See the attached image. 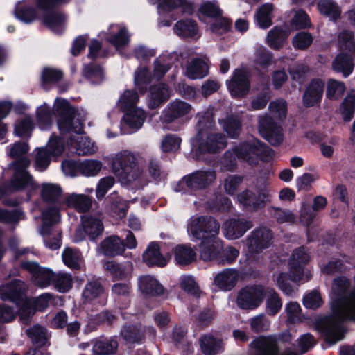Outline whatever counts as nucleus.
Returning <instances> with one entry per match:
<instances>
[{
  "instance_id": "1",
  "label": "nucleus",
  "mask_w": 355,
  "mask_h": 355,
  "mask_svg": "<svg viewBox=\"0 0 355 355\" xmlns=\"http://www.w3.org/2000/svg\"><path fill=\"white\" fill-rule=\"evenodd\" d=\"M349 286V279L344 277L335 279L332 286L333 293L338 298L333 300L331 315L325 318L322 327L326 340L331 345L344 338L342 322L355 319V289L345 295Z\"/></svg>"
},
{
  "instance_id": "2",
  "label": "nucleus",
  "mask_w": 355,
  "mask_h": 355,
  "mask_svg": "<svg viewBox=\"0 0 355 355\" xmlns=\"http://www.w3.org/2000/svg\"><path fill=\"white\" fill-rule=\"evenodd\" d=\"M197 125L198 133L193 144L202 152L216 153L227 146V140L222 133L214 130V120L211 112L199 115Z\"/></svg>"
},
{
  "instance_id": "3",
  "label": "nucleus",
  "mask_w": 355,
  "mask_h": 355,
  "mask_svg": "<svg viewBox=\"0 0 355 355\" xmlns=\"http://www.w3.org/2000/svg\"><path fill=\"white\" fill-rule=\"evenodd\" d=\"M28 151V146L24 142H17L10 148L9 155L15 161L10 164V168L14 171L11 180V186L15 189L35 188V183L33 177L27 172L31 165L30 159L26 156Z\"/></svg>"
},
{
  "instance_id": "4",
  "label": "nucleus",
  "mask_w": 355,
  "mask_h": 355,
  "mask_svg": "<svg viewBox=\"0 0 355 355\" xmlns=\"http://www.w3.org/2000/svg\"><path fill=\"white\" fill-rule=\"evenodd\" d=\"M111 168L119 180L125 184L140 180L144 175L137 156L127 150L117 153L112 158Z\"/></svg>"
},
{
  "instance_id": "5",
  "label": "nucleus",
  "mask_w": 355,
  "mask_h": 355,
  "mask_svg": "<svg viewBox=\"0 0 355 355\" xmlns=\"http://www.w3.org/2000/svg\"><path fill=\"white\" fill-rule=\"evenodd\" d=\"M234 153L239 159L246 162L252 166L258 164L259 159L269 162L274 155L271 149L254 138L236 146Z\"/></svg>"
},
{
  "instance_id": "6",
  "label": "nucleus",
  "mask_w": 355,
  "mask_h": 355,
  "mask_svg": "<svg viewBox=\"0 0 355 355\" xmlns=\"http://www.w3.org/2000/svg\"><path fill=\"white\" fill-rule=\"evenodd\" d=\"M53 113L58 117V126L62 133L83 131V123L75 118V110L64 100H57L53 105Z\"/></svg>"
},
{
  "instance_id": "7",
  "label": "nucleus",
  "mask_w": 355,
  "mask_h": 355,
  "mask_svg": "<svg viewBox=\"0 0 355 355\" xmlns=\"http://www.w3.org/2000/svg\"><path fill=\"white\" fill-rule=\"evenodd\" d=\"M266 287L261 284L247 286L241 288L237 294V306L245 310H252L261 305L264 299Z\"/></svg>"
},
{
  "instance_id": "8",
  "label": "nucleus",
  "mask_w": 355,
  "mask_h": 355,
  "mask_svg": "<svg viewBox=\"0 0 355 355\" xmlns=\"http://www.w3.org/2000/svg\"><path fill=\"white\" fill-rule=\"evenodd\" d=\"M269 197V191L266 188L254 187L240 193L237 199L246 210L254 212L263 207Z\"/></svg>"
},
{
  "instance_id": "9",
  "label": "nucleus",
  "mask_w": 355,
  "mask_h": 355,
  "mask_svg": "<svg viewBox=\"0 0 355 355\" xmlns=\"http://www.w3.org/2000/svg\"><path fill=\"white\" fill-rule=\"evenodd\" d=\"M220 224L211 216H200L191 220L189 230L191 235L198 239H205L217 236Z\"/></svg>"
},
{
  "instance_id": "10",
  "label": "nucleus",
  "mask_w": 355,
  "mask_h": 355,
  "mask_svg": "<svg viewBox=\"0 0 355 355\" xmlns=\"http://www.w3.org/2000/svg\"><path fill=\"white\" fill-rule=\"evenodd\" d=\"M272 239L271 230L266 227L254 230L246 239L248 253L254 255L261 252L272 245Z\"/></svg>"
},
{
  "instance_id": "11",
  "label": "nucleus",
  "mask_w": 355,
  "mask_h": 355,
  "mask_svg": "<svg viewBox=\"0 0 355 355\" xmlns=\"http://www.w3.org/2000/svg\"><path fill=\"white\" fill-rule=\"evenodd\" d=\"M258 130L260 135L272 145H277L283 140L282 129L267 114L259 116Z\"/></svg>"
},
{
  "instance_id": "12",
  "label": "nucleus",
  "mask_w": 355,
  "mask_h": 355,
  "mask_svg": "<svg viewBox=\"0 0 355 355\" xmlns=\"http://www.w3.org/2000/svg\"><path fill=\"white\" fill-rule=\"evenodd\" d=\"M252 226V222L250 220L244 218H232L223 223L222 230L225 238L234 240L243 236Z\"/></svg>"
},
{
  "instance_id": "13",
  "label": "nucleus",
  "mask_w": 355,
  "mask_h": 355,
  "mask_svg": "<svg viewBox=\"0 0 355 355\" xmlns=\"http://www.w3.org/2000/svg\"><path fill=\"white\" fill-rule=\"evenodd\" d=\"M227 85L232 95L236 97L245 96L250 89L248 71L243 69H236Z\"/></svg>"
},
{
  "instance_id": "14",
  "label": "nucleus",
  "mask_w": 355,
  "mask_h": 355,
  "mask_svg": "<svg viewBox=\"0 0 355 355\" xmlns=\"http://www.w3.org/2000/svg\"><path fill=\"white\" fill-rule=\"evenodd\" d=\"M26 285L21 280L15 279L0 287V297L2 300H9L19 304L24 298Z\"/></svg>"
},
{
  "instance_id": "15",
  "label": "nucleus",
  "mask_w": 355,
  "mask_h": 355,
  "mask_svg": "<svg viewBox=\"0 0 355 355\" xmlns=\"http://www.w3.org/2000/svg\"><path fill=\"white\" fill-rule=\"evenodd\" d=\"M214 171H198L184 177L180 182L190 189H203L210 185L216 179Z\"/></svg>"
},
{
  "instance_id": "16",
  "label": "nucleus",
  "mask_w": 355,
  "mask_h": 355,
  "mask_svg": "<svg viewBox=\"0 0 355 355\" xmlns=\"http://www.w3.org/2000/svg\"><path fill=\"white\" fill-rule=\"evenodd\" d=\"M97 251L105 256L113 257L124 252L125 243L118 236H110L100 243Z\"/></svg>"
},
{
  "instance_id": "17",
  "label": "nucleus",
  "mask_w": 355,
  "mask_h": 355,
  "mask_svg": "<svg viewBox=\"0 0 355 355\" xmlns=\"http://www.w3.org/2000/svg\"><path fill=\"white\" fill-rule=\"evenodd\" d=\"M61 205L66 208L74 209L78 212L85 213L91 209L92 200L87 195L72 193L65 195Z\"/></svg>"
},
{
  "instance_id": "18",
  "label": "nucleus",
  "mask_w": 355,
  "mask_h": 355,
  "mask_svg": "<svg viewBox=\"0 0 355 355\" xmlns=\"http://www.w3.org/2000/svg\"><path fill=\"white\" fill-rule=\"evenodd\" d=\"M192 110V107L188 103L175 100L171 101L165 110L163 119L166 123H172L175 120L184 117L189 114Z\"/></svg>"
},
{
  "instance_id": "19",
  "label": "nucleus",
  "mask_w": 355,
  "mask_h": 355,
  "mask_svg": "<svg viewBox=\"0 0 355 355\" xmlns=\"http://www.w3.org/2000/svg\"><path fill=\"white\" fill-rule=\"evenodd\" d=\"M250 345L259 352L258 355H297L295 352L291 350H286L279 354L276 341L272 338L259 337Z\"/></svg>"
},
{
  "instance_id": "20",
  "label": "nucleus",
  "mask_w": 355,
  "mask_h": 355,
  "mask_svg": "<svg viewBox=\"0 0 355 355\" xmlns=\"http://www.w3.org/2000/svg\"><path fill=\"white\" fill-rule=\"evenodd\" d=\"M223 241L217 236L202 240L200 245V257L210 261L217 257L223 249Z\"/></svg>"
},
{
  "instance_id": "21",
  "label": "nucleus",
  "mask_w": 355,
  "mask_h": 355,
  "mask_svg": "<svg viewBox=\"0 0 355 355\" xmlns=\"http://www.w3.org/2000/svg\"><path fill=\"white\" fill-rule=\"evenodd\" d=\"M324 83L320 80H313L304 91L303 103L306 107H311L319 103L322 98Z\"/></svg>"
},
{
  "instance_id": "22",
  "label": "nucleus",
  "mask_w": 355,
  "mask_h": 355,
  "mask_svg": "<svg viewBox=\"0 0 355 355\" xmlns=\"http://www.w3.org/2000/svg\"><path fill=\"white\" fill-rule=\"evenodd\" d=\"M208 61L209 60L206 56L192 59L187 64L186 76L192 80L204 78L208 74Z\"/></svg>"
},
{
  "instance_id": "23",
  "label": "nucleus",
  "mask_w": 355,
  "mask_h": 355,
  "mask_svg": "<svg viewBox=\"0 0 355 355\" xmlns=\"http://www.w3.org/2000/svg\"><path fill=\"white\" fill-rule=\"evenodd\" d=\"M171 96V92L167 85L164 83L153 85L150 88L148 106L150 109L159 107Z\"/></svg>"
},
{
  "instance_id": "24",
  "label": "nucleus",
  "mask_w": 355,
  "mask_h": 355,
  "mask_svg": "<svg viewBox=\"0 0 355 355\" xmlns=\"http://www.w3.org/2000/svg\"><path fill=\"white\" fill-rule=\"evenodd\" d=\"M239 277V274L236 270L228 268L218 273L214 282L221 290L230 291L236 285Z\"/></svg>"
},
{
  "instance_id": "25",
  "label": "nucleus",
  "mask_w": 355,
  "mask_h": 355,
  "mask_svg": "<svg viewBox=\"0 0 355 355\" xmlns=\"http://www.w3.org/2000/svg\"><path fill=\"white\" fill-rule=\"evenodd\" d=\"M142 259L148 266H164L166 265L169 257H164L160 252L159 245L153 242L150 243L144 252Z\"/></svg>"
},
{
  "instance_id": "26",
  "label": "nucleus",
  "mask_w": 355,
  "mask_h": 355,
  "mask_svg": "<svg viewBox=\"0 0 355 355\" xmlns=\"http://www.w3.org/2000/svg\"><path fill=\"white\" fill-rule=\"evenodd\" d=\"M309 261V256L305 252L304 248L296 249L292 254L291 259L289 262L290 277L293 281H300L302 279L300 274H295L293 270H301V265L306 264Z\"/></svg>"
},
{
  "instance_id": "27",
  "label": "nucleus",
  "mask_w": 355,
  "mask_h": 355,
  "mask_svg": "<svg viewBox=\"0 0 355 355\" xmlns=\"http://www.w3.org/2000/svg\"><path fill=\"white\" fill-rule=\"evenodd\" d=\"M81 221L83 229L90 240L94 241L102 235L104 226L100 219L87 216L82 217Z\"/></svg>"
},
{
  "instance_id": "28",
  "label": "nucleus",
  "mask_w": 355,
  "mask_h": 355,
  "mask_svg": "<svg viewBox=\"0 0 355 355\" xmlns=\"http://www.w3.org/2000/svg\"><path fill=\"white\" fill-rule=\"evenodd\" d=\"M289 34L288 29L275 26L268 33L266 42L271 49L279 50L283 46Z\"/></svg>"
},
{
  "instance_id": "29",
  "label": "nucleus",
  "mask_w": 355,
  "mask_h": 355,
  "mask_svg": "<svg viewBox=\"0 0 355 355\" xmlns=\"http://www.w3.org/2000/svg\"><path fill=\"white\" fill-rule=\"evenodd\" d=\"M331 66L335 71L342 73L345 77L348 76L354 68L352 54L340 53L333 60Z\"/></svg>"
},
{
  "instance_id": "30",
  "label": "nucleus",
  "mask_w": 355,
  "mask_h": 355,
  "mask_svg": "<svg viewBox=\"0 0 355 355\" xmlns=\"http://www.w3.org/2000/svg\"><path fill=\"white\" fill-rule=\"evenodd\" d=\"M139 287L142 293L152 295H159L164 293V287L159 282L150 275H144L139 279Z\"/></svg>"
},
{
  "instance_id": "31",
  "label": "nucleus",
  "mask_w": 355,
  "mask_h": 355,
  "mask_svg": "<svg viewBox=\"0 0 355 355\" xmlns=\"http://www.w3.org/2000/svg\"><path fill=\"white\" fill-rule=\"evenodd\" d=\"M70 145L78 155H91L96 151V147L94 144L87 137L83 136L71 137Z\"/></svg>"
},
{
  "instance_id": "32",
  "label": "nucleus",
  "mask_w": 355,
  "mask_h": 355,
  "mask_svg": "<svg viewBox=\"0 0 355 355\" xmlns=\"http://www.w3.org/2000/svg\"><path fill=\"white\" fill-rule=\"evenodd\" d=\"M41 196L44 201L48 203H62L60 199L62 196L61 187L53 183H44L41 186Z\"/></svg>"
},
{
  "instance_id": "33",
  "label": "nucleus",
  "mask_w": 355,
  "mask_h": 355,
  "mask_svg": "<svg viewBox=\"0 0 355 355\" xmlns=\"http://www.w3.org/2000/svg\"><path fill=\"white\" fill-rule=\"evenodd\" d=\"M265 291L266 311L268 315H275L282 309V299L273 288L266 287Z\"/></svg>"
},
{
  "instance_id": "34",
  "label": "nucleus",
  "mask_w": 355,
  "mask_h": 355,
  "mask_svg": "<svg viewBox=\"0 0 355 355\" xmlns=\"http://www.w3.org/2000/svg\"><path fill=\"white\" fill-rule=\"evenodd\" d=\"M175 259L180 266H187L196 259V253L189 246L178 245L173 249Z\"/></svg>"
},
{
  "instance_id": "35",
  "label": "nucleus",
  "mask_w": 355,
  "mask_h": 355,
  "mask_svg": "<svg viewBox=\"0 0 355 355\" xmlns=\"http://www.w3.org/2000/svg\"><path fill=\"white\" fill-rule=\"evenodd\" d=\"M147 114L141 108L135 107L128 111L123 116V121L132 128L139 129L144 124Z\"/></svg>"
},
{
  "instance_id": "36",
  "label": "nucleus",
  "mask_w": 355,
  "mask_h": 355,
  "mask_svg": "<svg viewBox=\"0 0 355 355\" xmlns=\"http://www.w3.org/2000/svg\"><path fill=\"white\" fill-rule=\"evenodd\" d=\"M55 205V206L49 207L42 213V217L44 223L42 229V233L43 234H46L49 233V226L55 224L60 221V210L62 207H64L61 205V203Z\"/></svg>"
},
{
  "instance_id": "37",
  "label": "nucleus",
  "mask_w": 355,
  "mask_h": 355,
  "mask_svg": "<svg viewBox=\"0 0 355 355\" xmlns=\"http://www.w3.org/2000/svg\"><path fill=\"white\" fill-rule=\"evenodd\" d=\"M104 268L110 272L114 278L123 279L127 278L130 274L133 265L131 262H128L125 266H121L115 261H111L105 262Z\"/></svg>"
},
{
  "instance_id": "38",
  "label": "nucleus",
  "mask_w": 355,
  "mask_h": 355,
  "mask_svg": "<svg viewBox=\"0 0 355 355\" xmlns=\"http://www.w3.org/2000/svg\"><path fill=\"white\" fill-rule=\"evenodd\" d=\"M220 123L230 137L237 138L240 135L242 129V121L238 116H229Z\"/></svg>"
},
{
  "instance_id": "39",
  "label": "nucleus",
  "mask_w": 355,
  "mask_h": 355,
  "mask_svg": "<svg viewBox=\"0 0 355 355\" xmlns=\"http://www.w3.org/2000/svg\"><path fill=\"white\" fill-rule=\"evenodd\" d=\"M272 10L273 5L271 3H265L258 8L255 19L260 28L266 29L272 25Z\"/></svg>"
},
{
  "instance_id": "40",
  "label": "nucleus",
  "mask_w": 355,
  "mask_h": 355,
  "mask_svg": "<svg viewBox=\"0 0 355 355\" xmlns=\"http://www.w3.org/2000/svg\"><path fill=\"white\" fill-rule=\"evenodd\" d=\"M175 33L183 37H191L198 33V26L196 21L191 19L178 21L174 26Z\"/></svg>"
},
{
  "instance_id": "41",
  "label": "nucleus",
  "mask_w": 355,
  "mask_h": 355,
  "mask_svg": "<svg viewBox=\"0 0 355 355\" xmlns=\"http://www.w3.org/2000/svg\"><path fill=\"white\" fill-rule=\"evenodd\" d=\"M62 261L64 263L72 269H80L83 263V259L80 251L71 248H67L62 252Z\"/></svg>"
},
{
  "instance_id": "42",
  "label": "nucleus",
  "mask_w": 355,
  "mask_h": 355,
  "mask_svg": "<svg viewBox=\"0 0 355 355\" xmlns=\"http://www.w3.org/2000/svg\"><path fill=\"white\" fill-rule=\"evenodd\" d=\"M139 101V96L135 91L127 89L120 96L117 105L123 112L133 108Z\"/></svg>"
},
{
  "instance_id": "43",
  "label": "nucleus",
  "mask_w": 355,
  "mask_h": 355,
  "mask_svg": "<svg viewBox=\"0 0 355 355\" xmlns=\"http://www.w3.org/2000/svg\"><path fill=\"white\" fill-rule=\"evenodd\" d=\"M104 293V289L100 282H90L85 286L83 292V298L85 302L89 303L100 297Z\"/></svg>"
},
{
  "instance_id": "44",
  "label": "nucleus",
  "mask_w": 355,
  "mask_h": 355,
  "mask_svg": "<svg viewBox=\"0 0 355 355\" xmlns=\"http://www.w3.org/2000/svg\"><path fill=\"white\" fill-rule=\"evenodd\" d=\"M26 333L31 341L39 346L44 345L48 340L46 329L40 325L26 329Z\"/></svg>"
},
{
  "instance_id": "45",
  "label": "nucleus",
  "mask_w": 355,
  "mask_h": 355,
  "mask_svg": "<svg viewBox=\"0 0 355 355\" xmlns=\"http://www.w3.org/2000/svg\"><path fill=\"white\" fill-rule=\"evenodd\" d=\"M200 347L206 355H214L220 348V342L211 335H204L200 339Z\"/></svg>"
},
{
  "instance_id": "46",
  "label": "nucleus",
  "mask_w": 355,
  "mask_h": 355,
  "mask_svg": "<svg viewBox=\"0 0 355 355\" xmlns=\"http://www.w3.org/2000/svg\"><path fill=\"white\" fill-rule=\"evenodd\" d=\"M118 343L114 340L97 341L93 346L94 355H108L116 352Z\"/></svg>"
},
{
  "instance_id": "47",
  "label": "nucleus",
  "mask_w": 355,
  "mask_h": 355,
  "mask_svg": "<svg viewBox=\"0 0 355 355\" xmlns=\"http://www.w3.org/2000/svg\"><path fill=\"white\" fill-rule=\"evenodd\" d=\"M320 12L330 17L336 19L340 17L341 10L340 7L331 0H322L318 3Z\"/></svg>"
},
{
  "instance_id": "48",
  "label": "nucleus",
  "mask_w": 355,
  "mask_h": 355,
  "mask_svg": "<svg viewBox=\"0 0 355 355\" xmlns=\"http://www.w3.org/2000/svg\"><path fill=\"white\" fill-rule=\"evenodd\" d=\"M17 304L20 306L19 310L20 320L24 324H28L36 311L33 306V300L24 298L23 301H21L19 304Z\"/></svg>"
},
{
  "instance_id": "49",
  "label": "nucleus",
  "mask_w": 355,
  "mask_h": 355,
  "mask_svg": "<svg viewBox=\"0 0 355 355\" xmlns=\"http://www.w3.org/2000/svg\"><path fill=\"white\" fill-rule=\"evenodd\" d=\"M102 168V162L95 159H87L78 164L79 172L85 176L96 175Z\"/></svg>"
},
{
  "instance_id": "50",
  "label": "nucleus",
  "mask_w": 355,
  "mask_h": 355,
  "mask_svg": "<svg viewBox=\"0 0 355 355\" xmlns=\"http://www.w3.org/2000/svg\"><path fill=\"white\" fill-rule=\"evenodd\" d=\"M121 335L128 343H138L144 338L141 329L135 325L123 327Z\"/></svg>"
},
{
  "instance_id": "51",
  "label": "nucleus",
  "mask_w": 355,
  "mask_h": 355,
  "mask_svg": "<svg viewBox=\"0 0 355 355\" xmlns=\"http://www.w3.org/2000/svg\"><path fill=\"white\" fill-rule=\"evenodd\" d=\"M53 285L58 291L62 293L67 292L72 288L73 278L68 273H55Z\"/></svg>"
},
{
  "instance_id": "52",
  "label": "nucleus",
  "mask_w": 355,
  "mask_h": 355,
  "mask_svg": "<svg viewBox=\"0 0 355 355\" xmlns=\"http://www.w3.org/2000/svg\"><path fill=\"white\" fill-rule=\"evenodd\" d=\"M151 81V74L147 68H139L135 74V84L139 90L144 93L146 90L147 85Z\"/></svg>"
},
{
  "instance_id": "53",
  "label": "nucleus",
  "mask_w": 355,
  "mask_h": 355,
  "mask_svg": "<svg viewBox=\"0 0 355 355\" xmlns=\"http://www.w3.org/2000/svg\"><path fill=\"white\" fill-rule=\"evenodd\" d=\"M83 74L86 78L94 83H100L104 78L103 69L100 66L94 64H89L85 66Z\"/></svg>"
},
{
  "instance_id": "54",
  "label": "nucleus",
  "mask_w": 355,
  "mask_h": 355,
  "mask_svg": "<svg viewBox=\"0 0 355 355\" xmlns=\"http://www.w3.org/2000/svg\"><path fill=\"white\" fill-rule=\"evenodd\" d=\"M64 21L65 15L60 12H51L43 17V23L55 31H58Z\"/></svg>"
},
{
  "instance_id": "55",
  "label": "nucleus",
  "mask_w": 355,
  "mask_h": 355,
  "mask_svg": "<svg viewBox=\"0 0 355 355\" xmlns=\"http://www.w3.org/2000/svg\"><path fill=\"white\" fill-rule=\"evenodd\" d=\"M160 4L168 10L180 8L183 14L191 15L193 11V6L186 0H159Z\"/></svg>"
},
{
  "instance_id": "56",
  "label": "nucleus",
  "mask_w": 355,
  "mask_h": 355,
  "mask_svg": "<svg viewBox=\"0 0 355 355\" xmlns=\"http://www.w3.org/2000/svg\"><path fill=\"white\" fill-rule=\"evenodd\" d=\"M33 119L29 116H25L18 120L15 125V132L19 137H28L33 129Z\"/></svg>"
},
{
  "instance_id": "57",
  "label": "nucleus",
  "mask_w": 355,
  "mask_h": 355,
  "mask_svg": "<svg viewBox=\"0 0 355 355\" xmlns=\"http://www.w3.org/2000/svg\"><path fill=\"white\" fill-rule=\"evenodd\" d=\"M313 40V36L310 33L302 31L293 37L292 44L296 49L305 50L311 45Z\"/></svg>"
},
{
  "instance_id": "58",
  "label": "nucleus",
  "mask_w": 355,
  "mask_h": 355,
  "mask_svg": "<svg viewBox=\"0 0 355 355\" xmlns=\"http://www.w3.org/2000/svg\"><path fill=\"white\" fill-rule=\"evenodd\" d=\"M55 273L51 270L41 268L33 278L34 284L39 287H46L51 283L53 284Z\"/></svg>"
},
{
  "instance_id": "59",
  "label": "nucleus",
  "mask_w": 355,
  "mask_h": 355,
  "mask_svg": "<svg viewBox=\"0 0 355 355\" xmlns=\"http://www.w3.org/2000/svg\"><path fill=\"white\" fill-rule=\"evenodd\" d=\"M287 322L294 324L301 321V307L296 302H288L285 307Z\"/></svg>"
},
{
  "instance_id": "60",
  "label": "nucleus",
  "mask_w": 355,
  "mask_h": 355,
  "mask_svg": "<svg viewBox=\"0 0 355 355\" xmlns=\"http://www.w3.org/2000/svg\"><path fill=\"white\" fill-rule=\"evenodd\" d=\"M270 213L272 217L279 223H293L295 220V217L293 212L288 209H282L279 207H272Z\"/></svg>"
},
{
  "instance_id": "61",
  "label": "nucleus",
  "mask_w": 355,
  "mask_h": 355,
  "mask_svg": "<svg viewBox=\"0 0 355 355\" xmlns=\"http://www.w3.org/2000/svg\"><path fill=\"white\" fill-rule=\"evenodd\" d=\"M180 285L182 289L187 293L198 297L200 289L194 279L189 275L182 276L180 279Z\"/></svg>"
},
{
  "instance_id": "62",
  "label": "nucleus",
  "mask_w": 355,
  "mask_h": 355,
  "mask_svg": "<svg viewBox=\"0 0 355 355\" xmlns=\"http://www.w3.org/2000/svg\"><path fill=\"white\" fill-rule=\"evenodd\" d=\"M63 77V73L58 69L46 67L42 73V82L43 85L55 83L60 81Z\"/></svg>"
},
{
  "instance_id": "63",
  "label": "nucleus",
  "mask_w": 355,
  "mask_h": 355,
  "mask_svg": "<svg viewBox=\"0 0 355 355\" xmlns=\"http://www.w3.org/2000/svg\"><path fill=\"white\" fill-rule=\"evenodd\" d=\"M338 43L342 49L349 50L351 53H355V42L351 31H342L338 35Z\"/></svg>"
},
{
  "instance_id": "64",
  "label": "nucleus",
  "mask_w": 355,
  "mask_h": 355,
  "mask_svg": "<svg viewBox=\"0 0 355 355\" xmlns=\"http://www.w3.org/2000/svg\"><path fill=\"white\" fill-rule=\"evenodd\" d=\"M355 108V94L347 96L343 102L341 112L343 119L345 121H349L352 116Z\"/></svg>"
}]
</instances>
